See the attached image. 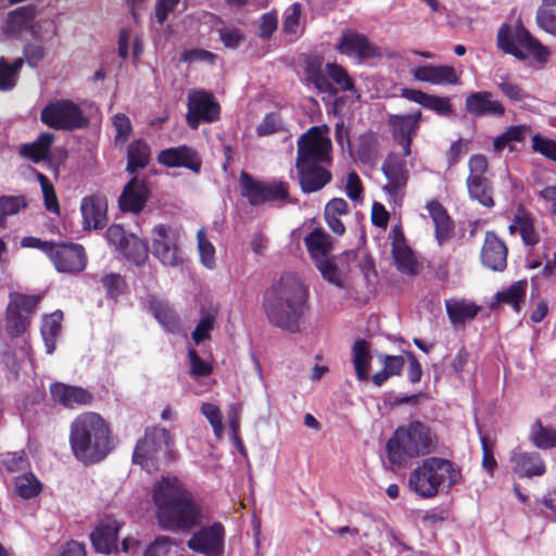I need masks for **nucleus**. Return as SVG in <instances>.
<instances>
[{
    "instance_id": "f257e3e1",
    "label": "nucleus",
    "mask_w": 556,
    "mask_h": 556,
    "mask_svg": "<svg viewBox=\"0 0 556 556\" xmlns=\"http://www.w3.org/2000/svg\"><path fill=\"white\" fill-rule=\"evenodd\" d=\"M308 300V287L300 277L288 273L265 291L263 309L271 326L296 333L309 309Z\"/></svg>"
},
{
    "instance_id": "f03ea898",
    "label": "nucleus",
    "mask_w": 556,
    "mask_h": 556,
    "mask_svg": "<svg viewBox=\"0 0 556 556\" xmlns=\"http://www.w3.org/2000/svg\"><path fill=\"white\" fill-rule=\"evenodd\" d=\"M332 143L318 126L311 127L296 141L294 167L304 194L323 190L332 181Z\"/></svg>"
},
{
    "instance_id": "7ed1b4c3",
    "label": "nucleus",
    "mask_w": 556,
    "mask_h": 556,
    "mask_svg": "<svg viewBox=\"0 0 556 556\" xmlns=\"http://www.w3.org/2000/svg\"><path fill=\"white\" fill-rule=\"evenodd\" d=\"M156 518L164 530L189 531L202 522V508L177 478H163L153 489Z\"/></svg>"
},
{
    "instance_id": "20e7f679",
    "label": "nucleus",
    "mask_w": 556,
    "mask_h": 556,
    "mask_svg": "<svg viewBox=\"0 0 556 556\" xmlns=\"http://www.w3.org/2000/svg\"><path fill=\"white\" fill-rule=\"evenodd\" d=\"M68 441L74 457L84 464L103 460L114 447L109 422L96 412H83L74 418Z\"/></svg>"
},
{
    "instance_id": "39448f33",
    "label": "nucleus",
    "mask_w": 556,
    "mask_h": 556,
    "mask_svg": "<svg viewBox=\"0 0 556 556\" xmlns=\"http://www.w3.org/2000/svg\"><path fill=\"white\" fill-rule=\"evenodd\" d=\"M437 445L438 435L433 429L420 420H413L393 432L387 442V452L392 465L402 466L410 458L429 455Z\"/></svg>"
},
{
    "instance_id": "423d86ee",
    "label": "nucleus",
    "mask_w": 556,
    "mask_h": 556,
    "mask_svg": "<svg viewBox=\"0 0 556 556\" xmlns=\"http://www.w3.org/2000/svg\"><path fill=\"white\" fill-rule=\"evenodd\" d=\"M460 470L445 458L429 457L409 475L408 485L422 498L434 497L441 486L451 488L460 479Z\"/></svg>"
},
{
    "instance_id": "0eeeda50",
    "label": "nucleus",
    "mask_w": 556,
    "mask_h": 556,
    "mask_svg": "<svg viewBox=\"0 0 556 556\" xmlns=\"http://www.w3.org/2000/svg\"><path fill=\"white\" fill-rule=\"evenodd\" d=\"M496 43L504 53L520 61L533 58L538 62H546L549 54L548 49L521 24L514 28L503 24L497 31Z\"/></svg>"
},
{
    "instance_id": "6e6552de",
    "label": "nucleus",
    "mask_w": 556,
    "mask_h": 556,
    "mask_svg": "<svg viewBox=\"0 0 556 556\" xmlns=\"http://www.w3.org/2000/svg\"><path fill=\"white\" fill-rule=\"evenodd\" d=\"M40 121L55 130L74 131L89 126V118L78 104L68 99L49 102L40 112Z\"/></svg>"
},
{
    "instance_id": "1a4fd4ad",
    "label": "nucleus",
    "mask_w": 556,
    "mask_h": 556,
    "mask_svg": "<svg viewBox=\"0 0 556 556\" xmlns=\"http://www.w3.org/2000/svg\"><path fill=\"white\" fill-rule=\"evenodd\" d=\"M151 253L163 265L177 267L182 264L179 230L172 225L157 224L152 228Z\"/></svg>"
},
{
    "instance_id": "9d476101",
    "label": "nucleus",
    "mask_w": 556,
    "mask_h": 556,
    "mask_svg": "<svg viewBox=\"0 0 556 556\" xmlns=\"http://www.w3.org/2000/svg\"><path fill=\"white\" fill-rule=\"evenodd\" d=\"M170 444V434L165 428L149 427L144 437L138 440L134 453L132 463L144 470H152L156 466L157 454Z\"/></svg>"
},
{
    "instance_id": "9b49d317",
    "label": "nucleus",
    "mask_w": 556,
    "mask_h": 556,
    "mask_svg": "<svg viewBox=\"0 0 556 556\" xmlns=\"http://www.w3.org/2000/svg\"><path fill=\"white\" fill-rule=\"evenodd\" d=\"M469 175L466 186L469 197L482 206L491 208L495 205L493 187L484 174L488 170V159L482 154H475L468 161Z\"/></svg>"
},
{
    "instance_id": "f8f14e48",
    "label": "nucleus",
    "mask_w": 556,
    "mask_h": 556,
    "mask_svg": "<svg viewBox=\"0 0 556 556\" xmlns=\"http://www.w3.org/2000/svg\"><path fill=\"white\" fill-rule=\"evenodd\" d=\"M187 125L198 129L200 124H211L219 119L220 105L214 94L206 90H194L188 96Z\"/></svg>"
},
{
    "instance_id": "ddd939ff",
    "label": "nucleus",
    "mask_w": 556,
    "mask_h": 556,
    "mask_svg": "<svg viewBox=\"0 0 556 556\" xmlns=\"http://www.w3.org/2000/svg\"><path fill=\"white\" fill-rule=\"evenodd\" d=\"M49 260L59 273L77 275L87 265V254L81 244L74 242H54Z\"/></svg>"
},
{
    "instance_id": "4468645a",
    "label": "nucleus",
    "mask_w": 556,
    "mask_h": 556,
    "mask_svg": "<svg viewBox=\"0 0 556 556\" xmlns=\"http://www.w3.org/2000/svg\"><path fill=\"white\" fill-rule=\"evenodd\" d=\"M422 112L417 110L410 114H391L388 117V125L391 129L392 139L403 150V156L412 154L414 138L420 128Z\"/></svg>"
},
{
    "instance_id": "2eb2a0df",
    "label": "nucleus",
    "mask_w": 556,
    "mask_h": 556,
    "mask_svg": "<svg viewBox=\"0 0 556 556\" xmlns=\"http://www.w3.org/2000/svg\"><path fill=\"white\" fill-rule=\"evenodd\" d=\"M225 528L220 522L203 526L187 541V546L205 556H222L225 548Z\"/></svg>"
},
{
    "instance_id": "dca6fc26",
    "label": "nucleus",
    "mask_w": 556,
    "mask_h": 556,
    "mask_svg": "<svg viewBox=\"0 0 556 556\" xmlns=\"http://www.w3.org/2000/svg\"><path fill=\"white\" fill-rule=\"evenodd\" d=\"M123 526L124 521L118 520L115 516L103 515L89 534L93 549L104 555L116 552L119 531Z\"/></svg>"
},
{
    "instance_id": "f3484780",
    "label": "nucleus",
    "mask_w": 556,
    "mask_h": 556,
    "mask_svg": "<svg viewBox=\"0 0 556 556\" xmlns=\"http://www.w3.org/2000/svg\"><path fill=\"white\" fill-rule=\"evenodd\" d=\"M405 157L403 154L390 152L381 165V170L387 179L382 189L393 199L404 194L408 182L409 172L406 167Z\"/></svg>"
},
{
    "instance_id": "a211bd4d",
    "label": "nucleus",
    "mask_w": 556,
    "mask_h": 556,
    "mask_svg": "<svg viewBox=\"0 0 556 556\" xmlns=\"http://www.w3.org/2000/svg\"><path fill=\"white\" fill-rule=\"evenodd\" d=\"M339 53L349 58H355L359 62L372 59L379 54L378 48L374 46L368 37L353 29H345L336 46Z\"/></svg>"
},
{
    "instance_id": "6ab92c4d",
    "label": "nucleus",
    "mask_w": 556,
    "mask_h": 556,
    "mask_svg": "<svg viewBox=\"0 0 556 556\" xmlns=\"http://www.w3.org/2000/svg\"><path fill=\"white\" fill-rule=\"evenodd\" d=\"M49 391L52 402L65 408L86 406L93 401V394L79 386L52 382Z\"/></svg>"
},
{
    "instance_id": "aec40b11",
    "label": "nucleus",
    "mask_w": 556,
    "mask_h": 556,
    "mask_svg": "<svg viewBox=\"0 0 556 556\" xmlns=\"http://www.w3.org/2000/svg\"><path fill=\"white\" fill-rule=\"evenodd\" d=\"M465 110L473 117H502L506 112L504 104L494 99L491 91H473L467 94Z\"/></svg>"
},
{
    "instance_id": "412c9836",
    "label": "nucleus",
    "mask_w": 556,
    "mask_h": 556,
    "mask_svg": "<svg viewBox=\"0 0 556 556\" xmlns=\"http://www.w3.org/2000/svg\"><path fill=\"white\" fill-rule=\"evenodd\" d=\"M508 248L494 231H486L481 248V263L493 271H503L507 267Z\"/></svg>"
},
{
    "instance_id": "4be33fe9",
    "label": "nucleus",
    "mask_w": 556,
    "mask_h": 556,
    "mask_svg": "<svg viewBox=\"0 0 556 556\" xmlns=\"http://www.w3.org/2000/svg\"><path fill=\"white\" fill-rule=\"evenodd\" d=\"M150 195L144 180L132 177L124 187L119 198L118 207L124 213L139 214L143 211Z\"/></svg>"
},
{
    "instance_id": "5701e85b",
    "label": "nucleus",
    "mask_w": 556,
    "mask_h": 556,
    "mask_svg": "<svg viewBox=\"0 0 556 556\" xmlns=\"http://www.w3.org/2000/svg\"><path fill=\"white\" fill-rule=\"evenodd\" d=\"M157 162L166 167H185L193 173H199L202 166L197 151L186 144L162 150Z\"/></svg>"
},
{
    "instance_id": "b1692460",
    "label": "nucleus",
    "mask_w": 556,
    "mask_h": 556,
    "mask_svg": "<svg viewBox=\"0 0 556 556\" xmlns=\"http://www.w3.org/2000/svg\"><path fill=\"white\" fill-rule=\"evenodd\" d=\"M509 462L513 472L521 479L541 477L546 471L545 462L536 452L515 450Z\"/></svg>"
},
{
    "instance_id": "393cba45",
    "label": "nucleus",
    "mask_w": 556,
    "mask_h": 556,
    "mask_svg": "<svg viewBox=\"0 0 556 556\" xmlns=\"http://www.w3.org/2000/svg\"><path fill=\"white\" fill-rule=\"evenodd\" d=\"M413 77L417 81L437 86H456L460 84L456 70L451 65H420L413 71Z\"/></svg>"
},
{
    "instance_id": "a878e982",
    "label": "nucleus",
    "mask_w": 556,
    "mask_h": 556,
    "mask_svg": "<svg viewBox=\"0 0 556 556\" xmlns=\"http://www.w3.org/2000/svg\"><path fill=\"white\" fill-rule=\"evenodd\" d=\"M401 97L408 101L415 102L440 116L448 117L454 113L453 104L448 97L429 94L421 90L412 88H402Z\"/></svg>"
},
{
    "instance_id": "bb28decb",
    "label": "nucleus",
    "mask_w": 556,
    "mask_h": 556,
    "mask_svg": "<svg viewBox=\"0 0 556 556\" xmlns=\"http://www.w3.org/2000/svg\"><path fill=\"white\" fill-rule=\"evenodd\" d=\"M108 202L105 197L91 194L83 198L80 213L84 227L87 229H102L106 223Z\"/></svg>"
},
{
    "instance_id": "cd10ccee",
    "label": "nucleus",
    "mask_w": 556,
    "mask_h": 556,
    "mask_svg": "<svg viewBox=\"0 0 556 556\" xmlns=\"http://www.w3.org/2000/svg\"><path fill=\"white\" fill-rule=\"evenodd\" d=\"M37 7L35 4H26L18 7L7 14L3 34L8 36H17L30 28L31 23L36 18Z\"/></svg>"
},
{
    "instance_id": "c85d7f7f",
    "label": "nucleus",
    "mask_w": 556,
    "mask_h": 556,
    "mask_svg": "<svg viewBox=\"0 0 556 556\" xmlns=\"http://www.w3.org/2000/svg\"><path fill=\"white\" fill-rule=\"evenodd\" d=\"M54 139L55 136L52 132H41L35 141L21 144L18 154L35 164L49 160Z\"/></svg>"
},
{
    "instance_id": "c756f323",
    "label": "nucleus",
    "mask_w": 556,
    "mask_h": 556,
    "mask_svg": "<svg viewBox=\"0 0 556 556\" xmlns=\"http://www.w3.org/2000/svg\"><path fill=\"white\" fill-rule=\"evenodd\" d=\"M426 208L434 224L435 239L439 244H442L452 237L454 223L446 208L438 200L428 202Z\"/></svg>"
},
{
    "instance_id": "7c9ffc66",
    "label": "nucleus",
    "mask_w": 556,
    "mask_h": 556,
    "mask_svg": "<svg viewBox=\"0 0 556 556\" xmlns=\"http://www.w3.org/2000/svg\"><path fill=\"white\" fill-rule=\"evenodd\" d=\"M324 59L319 55H309L304 60V75L308 85L314 86L318 92H332V85L323 72Z\"/></svg>"
},
{
    "instance_id": "2f4dec72",
    "label": "nucleus",
    "mask_w": 556,
    "mask_h": 556,
    "mask_svg": "<svg viewBox=\"0 0 556 556\" xmlns=\"http://www.w3.org/2000/svg\"><path fill=\"white\" fill-rule=\"evenodd\" d=\"M518 231L526 245H535L540 241V237L534 228V220L531 214L519 205L514 215L513 224L509 226V232Z\"/></svg>"
},
{
    "instance_id": "473e14b6",
    "label": "nucleus",
    "mask_w": 556,
    "mask_h": 556,
    "mask_svg": "<svg viewBox=\"0 0 556 556\" xmlns=\"http://www.w3.org/2000/svg\"><path fill=\"white\" fill-rule=\"evenodd\" d=\"M445 311L453 325H460L473 319L481 311V306L465 299L445 300Z\"/></svg>"
},
{
    "instance_id": "72a5a7b5",
    "label": "nucleus",
    "mask_w": 556,
    "mask_h": 556,
    "mask_svg": "<svg viewBox=\"0 0 556 556\" xmlns=\"http://www.w3.org/2000/svg\"><path fill=\"white\" fill-rule=\"evenodd\" d=\"M372 355L370 343L365 339H357L352 346V363L357 380L366 381L369 378Z\"/></svg>"
},
{
    "instance_id": "f704fd0d",
    "label": "nucleus",
    "mask_w": 556,
    "mask_h": 556,
    "mask_svg": "<svg viewBox=\"0 0 556 556\" xmlns=\"http://www.w3.org/2000/svg\"><path fill=\"white\" fill-rule=\"evenodd\" d=\"M126 170L129 174H136L143 169L150 163L151 149L143 139H137L127 147Z\"/></svg>"
},
{
    "instance_id": "c9c22d12",
    "label": "nucleus",
    "mask_w": 556,
    "mask_h": 556,
    "mask_svg": "<svg viewBox=\"0 0 556 556\" xmlns=\"http://www.w3.org/2000/svg\"><path fill=\"white\" fill-rule=\"evenodd\" d=\"M240 193L252 206L264 204V182L254 178L247 172H241L239 176Z\"/></svg>"
},
{
    "instance_id": "e433bc0d",
    "label": "nucleus",
    "mask_w": 556,
    "mask_h": 556,
    "mask_svg": "<svg viewBox=\"0 0 556 556\" xmlns=\"http://www.w3.org/2000/svg\"><path fill=\"white\" fill-rule=\"evenodd\" d=\"M382 369L371 376V381L376 387H381L390 377L401 376L405 365V359L401 355H379Z\"/></svg>"
},
{
    "instance_id": "4c0bfd02",
    "label": "nucleus",
    "mask_w": 556,
    "mask_h": 556,
    "mask_svg": "<svg viewBox=\"0 0 556 556\" xmlns=\"http://www.w3.org/2000/svg\"><path fill=\"white\" fill-rule=\"evenodd\" d=\"M304 243L312 258L317 261L327 257L331 248V238L324 229L315 228L304 238Z\"/></svg>"
},
{
    "instance_id": "58836bf2",
    "label": "nucleus",
    "mask_w": 556,
    "mask_h": 556,
    "mask_svg": "<svg viewBox=\"0 0 556 556\" xmlns=\"http://www.w3.org/2000/svg\"><path fill=\"white\" fill-rule=\"evenodd\" d=\"M62 319L63 313L61 311H55L51 315L46 316L42 321L41 336L48 354L53 353L55 350L56 339L61 331Z\"/></svg>"
},
{
    "instance_id": "ea45409f",
    "label": "nucleus",
    "mask_w": 556,
    "mask_h": 556,
    "mask_svg": "<svg viewBox=\"0 0 556 556\" xmlns=\"http://www.w3.org/2000/svg\"><path fill=\"white\" fill-rule=\"evenodd\" d=\"M123 256L136 266L143 265L149 257V248L146 241L135 235H130L127 243L118 251Z\"/></svg>"
},
{
    "instance_id": "a19ab883",
    "label": "nucleus",
    "mask_w": 556,
    "mask_h": 556,
    "mask_svg": "<svg viewBox=\"0 0 556 556\" xmlns=\"http://www.w3.org/2000/svg\"><path fill=\"white\" fill-rule=\"evenodd\" d=\"M527 292V281L518 280L508 288L495 294V301L500 304H507L517 313L520 312V303L525 301Z\"/></svg>"
},
{
    "instance_id": "79ce46f5",
    "label": "nucleus",
    "mask_w": 556,
    "mask_h": 556,
    "mask_svg": "<svg viewBox=\"0 0 556 556\" xmlns=\"http://www.w3.org/2000/svg\"><path fill=\"white\" fill-rule=\"evenodd\" d=\"M530 440L533 445L541 450L556 447V429L544 427L540 419H536L531 426Z\"/></svg>"
},
{
    "instance_id": "37998d69",
    "label": "nucleus",
    "mask_w": 556,
    "mask_h": 556,
    "mask_svg": "<svg viewBox=\"0 0 556 556\" xmlns=\"http://www.w3.org/2000/svg\"><path fill=\"white\" fill-rule=\"evenodd\" d=\"M325 71L328 80L330 79L333 84H336L340 91H356L353 78L350 76L349 72L342 65L334 62L327 63L325 65Z\"/></svg>"
},
{
    "instance_id": "c03bdc74",
    "label": "nucleus",
    "mask_w": 556,
    "mask_h": 556,
    "mask_svg": "<svg viewBox=\"0 0 556 556\" xmlns=\"http://www.w3.org/2000/svg\"><path fill=\"white\" fill-rule=\"evenodd\" d=\"M30 318L29 315L9 304L7 308V332L13 338L20 337L30 325Z\"/></svg>"
},
{
    "instance_id": "a18cd8bd",
    "label": "nucleus",
    "mask_w": 556,
    "mask_h": 556,
    "mask_svg": "<svg viewBox=\"0 0 556 556\" xmlns=\"http://www.w3.org/2000/svg\"><path fill=\"white\" fill-rule=\"evenodd\" d=\"M154 317L169 332L176 333L180 329V321L177 313L167 304L157 302L152 306Z\"/></svg>"
},
{
    "instance_id": "49530a36",
    "label": "nucleus",
    "mask_w": 556,
    "mask_h": 556,
    "mask_svg": "<svg viewBox=\"0 0 556 556\" xmlns=\"http://www.w3.org/2000/svg\"><path fill=\"white\" fill-rule=\"evenodd\" d=\"M14 484L15 493L24 500L37 496L42 489L41 482L33 472L16 477Z\"/></svg>"
},
{
    "instance_id": "de8ad7c7",
    "label": "nucleus",
    "mask_w": 556,
    "mask_h": 556,
    "mask_svg": "<svg viewBox=\"0 0 556 556\" xmlns=\"http://www.w3.org/2000/svg\"><path fill=\"white\" fill-rule=\"evenodd\" d=\"M392 256L396 268L401 273L408 275L417 273V261L408 244L392 249Z\"/></svg>"
},
{
    "instance_id": "09e8293b",
    "label": "nucleus",
    "mask_w": 556,
    "mask_h": 556,
    "mask_svg": "<svg viewBox=\"0 0 556 556\" xmlns=\"http://www.w3.org/2000/svg\"><path fill=\"white\" fill-rule=\"evenodd\" d=\"M290 187L287 181L274 179L264 182V204L267 202H291Z\"/></svg>"
},
{
    "instance_id": "8fccbe9b",
    "label": "nucleus",
    "mask_w": 556,
    "mask_h": 556,
    "mask_svg": "<svg viewBox=\"0 0 556 556\" xmlns=\"http://www.w3.org/2000/svg\"><path fill=\"white\" fill-rule=\"evenodd\" d=\"M527 130L528 126L526 125L509 126L504 132L494 139V150L503 151L511 142H522Z\"/></svg>"
},
{
    "instance_id": "3c124183",
    "label": "nucleus",
    "mask_w": 556,
    "mask_h": 556,
    "mask_svg": "<svg viewBox=\"0 0 556 556\" xmlns=\"http://www.w3.org/2000/svg\"><path fill=\"white\" fill-rule=\"evenodd\" d=\"M378 153V138L374 132H367L359 137L357 155L361 162H372Z\"/></svg>"
},
{
    "instance_id": "603ef678",
    "label": "nucleus",
    "mask_w": 556,
    "mask_h": 556,
    "mask_svg": "<svg viewBox=\"0 0 556 556\" xmlns=\"http://www.w3.org/2000/svg\"><path fill=\"white\" fill-rule=\"evenodd\" d=\"M112 125L116 132L114 137L115 146L125 144L132 134V125L130 118L124 113H116L112 117Z\"/></svg>"
},
{
    "instance_id": "864d4df0",
    "label": "nucleus",
    "mask_w": 556,
    "mask_h": 556,
    "mask_svg": "<svg viewBox=\"0 0 556 556\" xmlns=\"http://www.w3.org/2000/svg\"><path fill=\"white\" fill-rule=\"evenodd\" d=\"M315 266L325 280L338 288H343L339 268L332 260L328 257L318 258L315 261Z\"/></svg>"
},
{
    "instance_id": "5fc2aeb1",
    "label": "nucleus",
    "mask_w": 556,
    "mask_h": 556,
    "mask_svg": "<svg viewBox=\"0 0 556 556\" xmlns=\"http://www.w3.org/2000/svg\"><path fill=\"white\" fill-rule=\"evenodd\" d=\"M37 179L40 184L45 200V207L52 213H60V204L52 182L42 174L37 173Z\"/></svg>"
},
{
    "instance_id": "6e6d98bb",
    "label": "nucleus",
    "mask_w": 556,
    "mask_h": 556,
    "mask_svg": "<svg viewBox=\"0 0 556 556\" xmlns=\"http://www.w3.org/2000/svg\"><path fill=\"white\" fill-rule=\"evenodd\" d=\"M495 85L510 101L519 102L529 97L521 86L511 81L508 76H500L498 80L495 81Z\"/></svg>"
},
{
    "instance_id": "4d7b16f0",
    "label": "nucleus",
    "mask_w": 556,
    "mask_h": 556,
    "mask_svg": "<svg viewBox=\"0 0 556 556\" xmlns=\"http://www.w3.org/2000/svg\"><path fill=\"white\" fill-rule=\"evenodd\" d=\"M40 300L41 298L39 295H26L18 292H12L10 293L9 304L31 317L40 303Z\"/></svg>"
},
{
    "instance_id": "13d9d810",
    "label": "nucleus",
    "mask_w": 556,
    "mask_h": 556,
    "mask_svg": "<svg viewBox=\"0 0 556 556\" xmlns=\"http://www.w3.org/2000/svg\"><path fill=\"white\" fill-rule=\"evenodd\" d=\"M198 239V248L200 253L201 263L206 268H214L215 267V248L211 243V241L207 239L205 231L203 229H200L197 233Z\"/></svg>"
},
{
    "instance_id": "bf43d9fd",
    "label": "nucleus",
    "mask_w": 556,
    "mask_h": 556,
    "mask_svg": "<svg viewBox=\"0 0 556 556\" xmlns=\"http://www.w3.org/2000/svg\"><path fill=\"white\" fill-rule=\"evenodd\" d=\"M302 10L301 4L293 3L285 13L282 22V31L287 36L298 37Z\"/></svg>"
},
{
    "instance_id": "052dcab7",
    "label": "nucleus",
    "mask_w": 556,
    "mask_h": 556,
    "mask_svg": "<svg viewBox=\"0 0 556 556\" xmlns=\"http://www.w3.org/2000/svg\"><path fill=\"white\" fill-rule=\"evenodd\" d=\"M201 413L205 416L207 421L210 422L214 434L217 438L223 435L224 426H223V415L218 406L212 403H203L201 405Z\"/></svg>"
},
{
    "instance_id": "680f3d73",
    "label": "nucleus",
    "mask_w": 556,
    "mask_h": 556,
    "mask_svg": "<svg viewBox=\"0 0 556 556\" xmlns=\"http://www.w3.org/2000/svg\"><path fill=\"white\" fill-rule=\"evenodd\" d=\"M480 442L482 447V467L490 476H493L497 467V462L494 457V442L488 434L482 433H480Z\"/></svg>"
},
{
    "instance_id": "e2e57ef3",
    "label": "nucleus",
    "mask_w": 556,
    "mask_h": 556,
    "mask_svg": "<svg viewBox=\"0 0 556 556\" xmlns=\"http://www.w3.org/2000/svg\"><path fill=\"white\" fill-rule=\"evenodd\" d=\"M101 283L105 289L106 296L116 299L125 292L126 282L119 274H106L101 278Z\"/></svg>"
},
{
    "instance_id": "0e129e2a",
    "label": "nucleus",
    "mask_w": 556,
    "mask_h": 556,
    "mask_svg": "<svg viewBox=\"0 0 556 556\" xmlns=\"http://www.w3.org/2000/svg\"><path fill=\"white\" fill-rule=\"evenodd\" d=\"M532 150L556 163V140L535 134L532 137Z\"/></svg>"
},
{
    "instance_id": "69168bd1",
    "label": "nucleus",
    "mask_w": 556,
    "mask_h": 556,
    "mask_svg": "<svg viewBox=\"0 0 556 556\" xmlns=\"http://www.w3.org/2000/svg\"><path fill=\"white\" fill-rule=\"evenodd\" d=\"M282 121L278 113H267L256 127V134L260 137L269 136L282 130Z\"/></svg>"
},
{
    "instance_id": "338daca9",
    "label": "nucleus",
    "mask_w": 556,
    "mask_h": 556,
    "mask_svg": "<svg viewBox=\"0 0 556 556\" xmlns=\"http://www.w3.org/2000/svg\"><path fill=\"white\" fill-rule=\"evenodd\" d=\"M174 541L166 535H159L144 549L142 556H167Z\"/></svg>"
},
{
    "instance_id": "774afa93",
    "label": "nucleus",
    "mask_w": 556,
    "mask_h": 556,
    "mask_svg": "<svg viewBox=\"0 0 556 556\" xmlns=\"http://www.w3.org/2000/svg\"><path fill=\"white\" fill-rule=\"evenodd\" d=\"M536 23L544 31L556 36V11L539 8L535 16Z\"/></svg>"
}]
</instances>
